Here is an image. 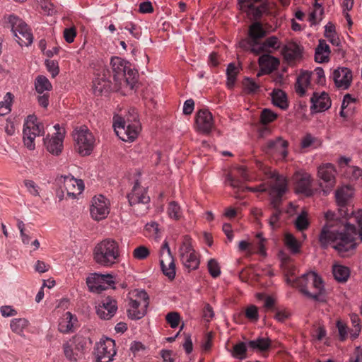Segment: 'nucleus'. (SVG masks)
I'll list each match as a JSON object with an SVG mask.
<instances>
[{"mask_svg": "<svg viewBox=\"0 0 362 362\" xmlns=\"http://www.w3.org/2000/svg\"><path fill=\"white\" fill-rule=\"evenodd\" d=\"M357 237L355 226H344L343 228L325 225L319 235V243L323 249L327 248L331 243H335L333 247L343 254L356 247Z\"/></svg>", "mask_w": 362, "mask_h": 362, "instance_id": "1", "label": "nucleus"}, {"mask_svg": "<svg viewBox=\"0 0 362 362\" xmlns=\"http://www.w3.org/2000/svg\"><path fill=\"white\" fill-rule=\"evenodd\" d=\"M288 284L298 288L306 298L315 301L326 300V291L322 278L314 272H307L301 276L292 280L287 278Z\"/></svg>", "mask_w": 362, "mask_h": 362, "instance_id": "2", "label": "nucleus"}, {"mask_svg": "<svg viewBox=\"0 0 362 362\" xmlns=\"http://www.w3.org/2000/svg\"><path fill=\"white\" fill-rule=\"evenodd\" d=\"M113 119L115 132L121 140L133 141L137 138L141 126L135 109H131L124 117L117 115Z\"/></svg>", "mask_w": 362, "mask_h": 362, "instance_id": "3", "label": "nucleus"}, {"mask_svg": "<svg viewBox=\"0 0 362 362\" xmlns=\"http://www.w3.org/2000/svg\"><path fill=\"white\" fill-rule=\"evenodd\" d=\"M119 244L111 238H106L98 243L93 250L95 262L105 267H110L118 262Z\"/></svg>", "mask_w": 362, "mask_h": 362, "instance_id": "4", "label": "nucleus"}, {"mask_svg": "<svg viewBox=\"0 0 362 362\" xmlns=\"http://www.w3.org/2000/svg\"><path fill=\"white\" fill-rule=\"evenodd\" d=\"M91 343L90 337L81 332L76 334L62 344L65 358L71 362L82 360Z\"/></svg>", "mask_w": 362, "mask_h": 362, "instance_id": "5", "label": "nucleus"}, {"mask_svg": "<svg viewBox=\"0 0 362 362\" xmlns=\"http://www.w3.org/2000/svg\"><path fill=\"white\" fill-rule=\"evenodd\" d=\"M110 64L113 72V78L116 83L122 85V81L133 89L136 83V71L131 68L129 62L117 57L111 59Z\"/></svg>", "mask_w": 362, "mask_h": 362, "instance_id": "6", "label": "nucleus"}, {"mask_svg": "<svg viewBox=\"0 0 362 362\" xmlns=\"http://www.w3.org/2000/svg\"><path fill=\"white\" fill-rule=\"evenodd\" d=\"M269 195L271 198V205L274 208L279 207L281 198L287 190V180L276 171L268 173V180L265 182Z\"/></svg>", "mask_w": 362, "mask_h": 362, "instance_id": "7", "label": "nucleus"}, {"mask_svg": "<svg viewBox=\"0 0 362 362\" xmlns=\"http://www.w3.org/2000/svg\"><path fill=\"white\" fill-rule=\"evenodd\" d=\"M149 305V297L148 293L142 291H136L134 298H130L127 315L132 320H140L147 313V308Z\"/></svg>", "mask_w": 362, "mask_h": 362, "instance_id": "8", "label": "nucleus"}, {"mask_svg": "<svg viewBox=\"0 0 362 362\" xmlns=\"http://www.w3.org/2000/svg\"><path fill=\"white\" fill-rule=\"evenodd\" d=\"M45 134L44 125L37 121L35 115H28L23 129V142L30 150L35 149V139Z\"/></svg>", "mask_w": 362, "mask_h": 362, "instance_id": "9", "label": "nucleus"}, {"mask_svg": "<svg viewBox=\"0 0 362 362\" xmlns=\"http://www.w3.org/2000/svg\"><path fill=\"white\" fill-rule=\"evenodd\" d=\"M179 257L184 267L189 271L198 269L199 259L194 250L191 238L186 235L179 247Z\"/></svg>", "mask_w": 362, "mask_h": 362, "instance_id": "10", "label": "nucleus"}, {"mask_svg": "<svg viewBox=\"0 0 362 362\" xmlns=\"http://www.w3.org/2000/svg\"><path fill=\"white\" fill-rule=\"evenodd\" d=\"M8 23L16 37V42L21 47L28 46L33 42V37L28 25L16 16L8 17Z\"/></svg>", "mask_w": 362, "mask_h": 362, "instance_id": "11", "label": "nucleus"}, {"mask_svg": "<svg viewBox=\"0 0 362 362\" xmlns=\"http://www.w3.org/2000/svg\"><path fill=\"white\" fill-rule=\"evenodd\" d=\"M74 138L76 142L75 148L80 155L85 156L91 153L94 147L95 138L86 127L77 130Z\"/></svg>", "mask_w": 362, "mask_h": 362, "instance_id": "12", "label": "nucleus"}, {"mask_svg": "<svg viewBox=\"0 0 362 362\" xmlns=\"http://www.w3.org/2000/svg\"><path fill=\"white\" fill-rule=\"evenodd\" d=\"M317 175L322 182L320 186L325 194L329 193L336 184V170L331 163H326L318 168Z\"/></svg>", "mask_w": 362, "mask_h": 362, "instance_id": "13", "label": "nucleus"}, {"mask_svg": "<svg viewBox=\"0 0 362 362\" xmlns=\"http://www.w3.org/2000/svg\"><path fill=\"white\" fill-rule=\"evenodd\" d=\"M160 264L164 275L173 280L175 277V264L168 243L165 241L160 251Z\"/></svg>", "mask_w": 362, "mask_h": 362, "instance_id": "14", "label": "nucleus"}, {"mask_svg": "<svg viewBox=\"0 0 362 362\" xmlns=\"http://www.w3.org/2000/svg\"><path fill=\"white\" fill-rule=\"evenodd\" d=\"M56 180L61 188L66 192L67 196L73 199L81 194L84 189L83 180L70 175L59 176Z\"/></svg>", "mask_w": 362, "mask_h": 362, "instance_id": "15", "label": "nucleus"}, {"mask_svg": "<svg viewBox=\"0 0 362 362\" xmlns=\"http://www.w3.org/2000/svg\"><path fill=\"white\" fill-rule=\"evenodd\" d=\"M129 203L132 206H134L135 211H139V206L144 208V211L148 209V204L150 202V197L147 195L146 190L141 187L139 182H136L132 192L127 195Z\"/></svg>", "mask_w": 362, "mask_h": 362, "instance_id": "16", "label": "nucleus"}, {"mask_svg": "<svg viewBox=\"0 0 362 362\" xmlns=\"http://www.w3.org/2000/svg\"><path fill=\"white\" fill-rule=\"evenodd\" d=\"M116 354L115 341L107 338L105 340L100 341L95 347L94 355L96 362H110L113 360V356Z\"/></svg>", "mask_w": 362, "mask_h": 362, "instance_id": "17", "label": "nucleus"}, {"mask_svg": "<svg viewBox=\"0 0 362 362\" xmlns=\"http://www.w3.org/2000/svg\"><path fill=\"white\" fill-rule=\"evenodd\" d=\"M262 0H238V4L240 9L245 11L249 16L257 19L264 13L267 6Z\"/></svg>", "mask_w": 362, "mask_h": 362, "instance_id": "18", "label": "nucleus"}, {"mask_svg": "<svg viewBox=\"0 0 362 362\" xmlns=\"http://www.w3.org/2000/svg\"><path fill=\"white\" fill-rule=\"evenodd\" d=\"M109 212L108 202L104 196L99 195L93 198L90 215L94 220L99 221L105 219Z\"/></svg>", "mask_w": 362, "mask_h": 362, "instance_id": "19", "label": "nucleus"}, {"mask_svg": "<svg viewBox=\"0 0 362 362\" xmlns=\"http://www.w3.org/2000/svg\"><path fill=\"white\" fill-rule=\"evenodd\" d=\"M212 114L207 109H202L197 112L195 127L197 132L209 134L214 127Z\"/></svg>", "mask_w": 362, "mask_h": 362, "instance_id": "20", "label": "nucleus"}, {"mask_svg": "<svg viewBox=\"0 0 362 362\" xmlns=\"http://www.w3.org/2000/svg\"><path fill=\"white\" fill-rule=\"evenodd\" d=\"M288 142L278 137L274 140H269L264 146V151L270 155L279 156L285 158L288 155Z\"/></svg>", "mask_w": 362, "mask_h": 362, "instance_id": "21", "label": "nucleus"}, {"mask_svg": "<svg viewBox=\"0 0 362 362\" xmlns=\"http://www.w3.org/2000/svg\"><path fill=\"white\" fill-rule=\"evenodd\" d=\"M64 132H57L54 136H47L44 139L47 150L52 154L58 156L62 151Z\"/></svg>", "mask_w": 362, "mask_h": 362, "instance_id": "22", "label": "nucleus"}, {"mask_svg": "<svg viewBox=\"0 0 362 362\" xmlns=\"http://www.w3.org/2000/svg\"><path fill=\"white\" fill-rule=\"evenodd\" d=\"M310 102L312 104L310 108L316 112H324L328 110L332 105L328 93L325 91L320 93L314 92Z\"/></svg>", "mask_w": 362, "mask_h": 362, "instance_id": "23", "label": "nucleus"}, {"mask_svg": "<svg viewBox=\"0 0 362 362\" xmlns=\"http://www.w3.org/2000/svg\"><path fill=\"white\" fill-rule=\"evenodd\" d=\"M333 79L337 88L346 90L349 88L352 81L351 71L345 67L338 68L333 72Z\"/></svg>", "mask_w": 362, "mask_h": 362, "instance_id": "24", "label": "nucleus"}, {"mask_svg": "<svg viewBox=\"0 0 362 362\" xmlns=\"http://www.w3.org/2000/svg\"><path fill=\"white\" fill-rule=\"evenodd\" d=\"M296 180V192L310 197L313 194L311 189V176L307 173H297L294 176Z\"/></svg>", "mask_w": 362, "mask_h": 362, "instance_id": "25", "label": "nucleus"}, {"mask_svg": "<svg viewBox=\"0 0 362 362\" xmlns=\"http://www.w3.org/2000/svg\"><path fill=\"white\" fill-rule=\"evenodd\" d=\"M117 310V301L107 298L97 308V315L103 320H110Z\"/></svg>", "mask_w": 362, "mask_h": 362, "instance_id": "26", "label": "nucleus"}, {"mask_svg": "<svg viewBox=\"0 0 362 362\" xmlns=\"http://www.w3.org/2000/svg\"><path fill=\"white\" fill-rule=\"evenodd\" d=\"M302 48L296 43L292 42L285 45L281 50L284 59L288 62H293L301 58Z\"/></svg>", "mask_w": 362, "mask_h": 362, "instance_id": "27", "label": "nucleus"}, {"mask_svg": "<svg viewBox=\"0 0 362 362\" xmlns=\"http://www.w3.org/2000/svg\"><path fill=\"white\" fill-rule=\"evenodd\" d=\"M311 74L309 71H303L297 78L295 90L300 97L304 96L307 90L310 88Z\"/></svg>", "mask_w": 362, "mask_h": 362, "instance_id": "28", "label": "nucleus"}, {"mask_svg": "<svg viewBox=\"0 0 362 362\" xmlns=\"http://www.w3.org/2000/svg\"><path fill=\"white\" fill-rule=\"evenodd\" d=\"M258 62L262 71L265 74H269L277 69L280 63L277 58L267 54L260 56Z\"/></svg>", "mask_w": 362, "mask_h": 362, "instance_id": "29", "label": "nucleus"}, {"mask_svg": "<svg viewBox=\"0 0 362 362\" xmlns=\"http://www.w3.org/2000/svg\"><path fill=\"white\" fill-rule=\"evenodd\" d=\"M271 346L272 341L267 337H258L248 341V347L250 351L262 353L269 350Z\"/></svg>", "mask_w": 362, "mask_h": 362, "instance_id": "30", "label": "nucleus"}, {"mask_svg": "<svg viewBox=\"0 0 362 362\" xmlns=\"http://www.w3.org/2000/svg\"><path fill=\"white\" fill-rule=\"evenodd\" d=\"M330 49L325 40H320L315 48V60L318 63L327 62L329 59Z\"/></svg>", "mask_w": 362, "mask_h": 362, "instance_id": "31", "label": "nucleus"}, {"mask_svg": "<svg viewBox=\"0 0 362 362\" xmlns=\"http://www.w3.org/2000/svg\"><path fill=\"white\" fill-rule=\"evenodd\" d=\"M110 89L111 82L105 77H98L93 81V90L95 95L106 94Z\"/></svg>", "mask_w": 362, "mask_h": 362, "instance_id": "32", "label": "nucleus"}, {"mask_svg": "<svg viewBox=\"0 0 362 362\" xmlns=\"http://www.w3.org/2000/svg\"><path fill=\"white\" fill-rule=\"evenodd\" d=\"M353 195L352 189L349 186L339 188L335 192V198L337 205L344 207Z\"/></svg>", "mask_w": 362, "mask_h": 362, "instance_id": "33", "label": "nucleus"}, {"mask_svg": "<svg viewBox=\"0 0 362 362\" xmlns=\"http://www.w3.org/2000/svg\"><path fill=\"white\" fill-rule=\"evenodd\" d=\"M76 318L70 312H66L60 319L59 331L62 333H69L73 331Z\"/></svg>", "mask_w": 362, "mask_h": 362, "instance_id": "34", "label": "nucleus"}, {"mask_svg": "<svg viewBox=\"0 0 362 362\" xmlns=\"http://www.w3.org/2000/svg\"><path fill=\"white\" fill-rule=\"evenodd\" d=\"M271 95L274 105L282 110H286L288 108V103L285 92L281 89H274L273 90Z\"/></svg>", "mask_w": 362, "mask_h": 362, "instance_id": "35", "label": "nucleus"}, {"mask_svg": "<svg viewBox=\"0 0 362 362\" xmlns=\"http://www.w3.org/2000/svg\"><path fill=\"white\" fill-rule=\"evenodd\" d=\"M332 273L334 279L341 283L346 282L350 276L349 268L342 265H334Z\"/></svg>", "mask_w": 362, "mask_h": 362, "instance_id": "36", "label": "nucleus"}, {"mask_svg": "<svg viewBox=\"0 0 362 362\" xmlns=\"http://www.w3.org/2000/svg\"><path fill=\"white\" fill-rule=\"evenodd\" d=\"M325 218L326 219L325 225H331L332 227H339V228H343L344 226H354L344 220L337 218L336 214L331 211H327L325 214Z\"/></svg>", "mask_w": 362, "mask_h": 362, "instance_id": "37", "label": "nucleus"}, {"mask_svg": "<svg viewBox=\"0 0 362 362\" xmlns=\"http://www.w3.org/2000/svg\"><path fill=\"white\" fill-rule=\"evenodd\" d=\"M35 87L39 94H42L45 91H50L52 89V86L48 78L42 75L36 78Z\"/></svg>", "mask_w": 362, "mask_h": 362, "instance_id": "38", "label": "nucleus"}, {"mask_svg": "<svg viewBox=\"0 0 362 362\" xmlns=\"http://www.w3.org/2000/svg\"><path fill=\"white\" fill-rule=\"evenodd\" d=\"M266 35V32L259 22L252 23L249 28V37L253 40H259Z\"/></svg>", "mask_w": 362, "mask_h": 362, "instance_id": "39", "label": "nucleus"}, {"mask_svg": "<svg viewBox=\"0 0 362 362\" xmlns=\"http://www.w3.org/2000/svg\"><path fill=\"white\" fill-rule=\"evenodd\" d=\"M239 73V69L235 65L234 63H230L228 65L226 69L228 88H233L236 81L237 75Z\"/></svg>", "mask_w": 362, "mask_h": 362, "instance_id": "40", "label": "nucleus"}, {"mask_svg": "<svg viewBox=\"0 0 362 362\" xmlns=\"http://www.w3.org/2000/svg\"><path fill=\"white\" fill-rule=\"evenodd\" d=\"M351 322L352 324V328L349 330L350 337L352 339H356L361 329V319L356 314H352L350 316Z\"/></svg>", "mask_w": 362, "mask_h": 362, "instance_id": "41", "label": "nucleus"}, {"mask_svg": "<svg viewBox=\"0 0 362 362\" xmlns=\"http://www.w3.org/2000/svg\"><path fill=\"white\" fill-rule=\"evenodd\" d=\"M284 243L286 246L294 254L300 252V243L291 233L285 235Z\"/></svg>", "mask_w": 362, "mask_h": 362, "instance_id": "42", "label": "nucleus"}, {"mask_svg": "<svg viewBox=\"0 0 362 362\" xmlns=\"http://www.w3.org/2000/svg\"><path fill=\"white\" fill-rule=\"evenodd\" d=\"M28 325V321L25 318H16L11 322V329L18 334H22L23 329Z\"/></svg>", "mask_w": 362, "mask_h": 362, "instance_id": "43", "label": "nucleus"}, {"mask_svg": "<svg viewBox=\"0 0 362 362\" xmlns=\"http://www.w3.org/2000/svg\"><path fill=\"white\" fill-rule=\"evenodd\" d=\"M247 351H250V350H249V347H248V341L247 342H240L237 344H235L233 347V355L240 359V360H243L245 358L246 356V353Z\"/></svg>", "mask_w": 362, "mask_h": 362, "instance_id": "44", "label": "nucleus"}, {"mask_svg": "<svg viewBox=\"0 0 362 362\" xmlns=\"http://www.w3.org/2000/svg\"><path fill=\"white\" fill-rule=\"evenodd\" d=\"M309 225L307 212L303 211L297 216L295 221V226L299 231H303L308 228Z\"/></svg>", "mask_w": 362, "mask_h": 362, "instance_id": "45", "label": "nucleus"}, {"mask_svg": "<svg viewBox=\"0 0 362 362\" xmlns=\"http://www.w3.org/2000/svg\"><path fill=\"white\" fill-rule=\"evenodd\" d=\"M321 145V142L310 134H307L301 140L300 146L303 148L314 146L317 148Z\"/></svg>", "mask_w": 362, "mask_h": 362, "instance_id": "46", "label": "nucleus"}, {"mask_svg": "<svg viewBox=\"0 0 362 362\" xmlns=\"http://www.w3.org/2000/svg\"><path fill=\"white\" fill-rule=\"evenodd\" d=\"M103 278H107L110 279L111 274H95L93 276H89L86 279V284L90 291H92V286H99L100 283H103Z\"/></svg>", "mask_w": 362, "mask_h": 362, "instance_id": "47", "label": "nucleus"}, {"mask_svg": "<svg viewBox=\"0 0 362 362\" xmlns=\"http://www.w3.org/2000/svg\"><path fill=\"white\" fill-rule=\"evenodd\" d=\"M168 214L169 216L175 220H178L182 216V211L179 204L175 202H170L168 208Z\"/></svg>", "mask_w": 362, "mask_h": 362, "instance_id": "48", "label": "nucleus"}, {"mask_svg": "<svg viewBox=\"0 0 362 362\" xmlns=\"http://www.w3.org/2000/svg\"><path fill=\"white\" fill-rule=\"evenodd\" d=\"M277 118V115L269 109L265 108L262 110L260 122L263 124H267L274 122Z\"/></svg>", "mask_w": 362, "mask_h": 362, "instance_id": "49", "label": "nucleus"}, {"mask_svg": "<svg viewBox=\"0 0 362 362\" xmlns=\"http://www.w3.org/2000/svg\"><path fill=\"white\" fill-rule=\"evenodd\" d=\"M12 99V94L7 93L4 97V101L0 102V115H6L11 112Z\"/></svg>", "mask_w": 362, "mask_h": 362, "instance_id": "50", "label": "nucleus"}, {"mask_svg": "<svg viewBox=\"0 0 362 362\" xmlns=\"http://www.w3.org/2000/svg\"><path fill=\"white\" fill-rule=\"evenodd\" d=\"M150 255L148 248L144 245H140L136 247L133 252V257L138 260H143L146 259Z\"/></svg>", "mask_w": 362, "mask_h": 362, "instance_id": "51", "label": "nucleus"}, {"mask_svg": "<svg viewBox=\"0 0 362 362\" xmlns=\"http://www.w3.org/2000/svg\"><path fill=\"white\" fill-rule=\"evenodd\" d=\"M207 267L209 272L212 277L216 278L221 274V268L219 264L215 259H209Z\"/></svg>", "mask_w": 362, "mask_h": 362, "instance_id": "52", "label": "nucleus"}, {"mask_svg": "<svg viewBox=\"0 0 362 362\" xmlns=\"http://www.w3.org/2000/svg\"><path fill=\"white\" fill-rule=\"evenodd\" d=\"M243 85L245 91L250 94L255 93L259 88V86L252 78L248 77L244 78Z\"/></svg>", "mask_w": 362, "mask_h": 362, "instance_id": "53", "label": "nucleus"}, {"mask_svg": "<svg viewBox=\"0 0 362 362\" xmlns=\"http://www.w3.org/2000/svg\"><path fill=\"white\" fill-rule=\"evenodd\" d=\"M165 320L172 328H176L179 325L180 316L177 312H170L166 315Z\"/></svg>", "mask_w": 362, "mask_h": 362, "instance_id": "54", "label": "nucleus"}, {"mask_svg": "<svg viewBox=\"0 0 362 362\" xmlns=\"http://www.w3.org/2000/svg\"><path fill=\"white\" fill-rule=\"evenodd\" d=\"M24 185L31 195L34 197L40 196V187L34 181L30 180H25Z\"/></svg>", "mask_w": 362, "mask_h": 362, "instance_id": "55", "label": "nucleus"}, {"mask_svg": "<svg viewBox=\"0 0 362 362\" xmlns=\"http://www.w3.org/2000/svg\"><path fill=\"white\" fill-rule=\"evenodd\" d=\"M245 317L250 321H257L259 319L257 307L251 305L245 310Z\"/></svg>", "mask_w": 362, "mask_h": 362, "instance_id": "56", "label": "nucleus"}, {"mask_svg": "<svg viewBox=\"0 0 362 362\" xmlns=\"http://www.w3.org/2000/svg\"><path fill=\"white\" fill-rule=\"evenodd\" d=\"M45 64L48 71L52 74L53 78L59 74V69L57 62L54 60H47Z\"/></svg>", "mask_w": 362, "mask_h": 362, "instance_id": "57", "label": "nucleus"}, {"mask_svg": "<svg viewBox=\"0 0 362 362\" xmlns=\"http://www.w3.org/2000/svg\"><path fill=\"white\" fill-rule=\"evenodd\" d=\"M63 35L66 42L71 43L74 41L76 36V30L74 27L65 28L63 32Z\"/></svg>", "mask_w": 362, "mask_h": 362, "instance_id": "58", "label": "nucleus"}, {"mask_svg": "<svg viewBox=\"0 0 362 362\" xmlns=\"http://www.w3.org/2000/svg\"><path fill=\"white\" fill-rule=\"evenodd\" d=\"M42 9L47 14L51 15L54 12V6L49 0H39Z\"/></svg>", "mask_w": 362, "mask_h": 362, "instance_id": "59", "label": "nucleus"}, {"mask_svg": "<svg viewBox=\"0 0 362 362\" xmlns=\"http://www.w3.org/2000/svg\"><path fill=\"white\" fill-rule=\"evenodd\" d=\"M263 43L266 49L268 47L278 49L279 47V39L276 36L268 37Z\"/></svg>", "mask_w": 362, "mask_h": 362, "instance_id": "60", "label": "nucleus"}, {"mask_svg": "<svg viewBox=\"0 0 362 362\" xmlns=\"http://www.w3.org/2000/svg\"><path fill=\"white\" fill-rule=\"evenodd\" d=\"M266 50L264 43H260L259 40H254L250 52L259 54Z\"/></svg>", "mask_w": 362, "mask_h": 362, "instance_id": "61", "label": "nucleus"}, {"mask_svg": "<svg viewBox=\"0 0 362 362\" xmlns=\"http://www.w3.org/2000/svg\"><path fill=\"white\" fill-rule=\"evenodd\" d=\"M337 327L338 328L340 339L341 341H344L347 337V327H346V325L344 323H343L340 321H338L337 323Z\"/></svg>", "mask_w": 362, "mask_h": 362, "instance_id": "62", "label": "nucleus"}, {"mask_svg": "<svg viewBox=\"0 0 362 362\" xmlns=\"http://www.w3.org/2000/svg\"><path fill=\"white\" fill-rule=\"evenodd\" d=\"M289 317H290V313L286 310H277L276 311V314L274 315V318L280 322H284Z\"/></svg>", "mask_w": 362, "mask_h": 362, "instance_id": "63", "label": "nucleus"}, {"mask_svg": "<svg viewBox=\"0 0 362 362\" xmlns=\"http://www.w3.org/2000/svg\"><path fill=\"white\" fill-rule=\"evenodd\" d=\"M354 218L359 227V230L356 229L357 235H358L362 240V209L358 210L354 214Z\"/></svg>", "mask_w": 362, "mask_h": 362, "instance_id": "64", "label": "nucleus"}]
</instances>
